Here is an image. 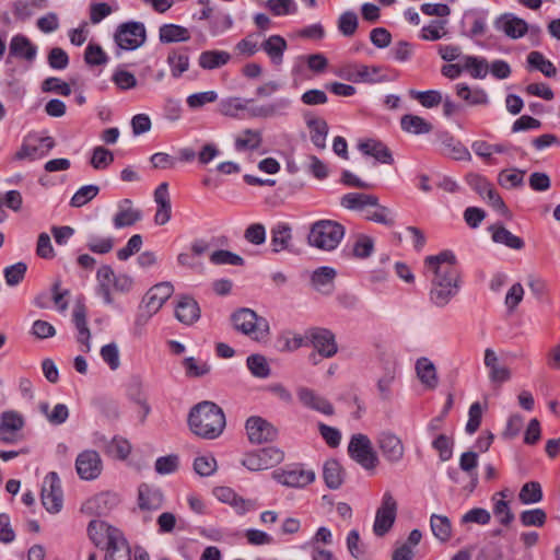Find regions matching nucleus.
I'll return each mask as SVG.
<instances>
[{
  "instance_id": "obj_2",
  "label": "nucleus",
  "mask_w": 560,
  "mask_h": 560,
  "mask_svg": "<svg viewBox=\"0 0 560 560\" xmlns=\"http://www.w3.org/2000/svg\"><path fill=\"white\" fill-rule=\"evenodd\" d=\"M188 425L195 435L206 440H213L223 432L225 416L217 404L205 400L190 409Z\"/></svg>"
},
{
  "instance_id": "obj_14",
  "label": "nucleus",
  "mask_w": 560,
  "mask_h": 560,
  "mask_svg": "<svg viewBox=\"0 0 560 560\" xmlns=\"http://www.w3.org/2000/svg\"><path fill=\"white\" fill-rule=\"evenodd\" d=\"M245 428L248 440L254 444L272 441L277 435L276 429L260 417L247 419Z\"/></svg>"
},
{
  "instance_id": "obj_55",
  "label": "nucleus",
  "mask_w": 560,
  "mask_h": 560,
  "mask_svg": "<svg viewBox=\"0 0 560 560\" xmlns=\"http://www.w3.org/2000/svg\"><path fill=\"white\" fill-rule=\"evenodd\" d=\"M167 62L174 78L180 77L189 68V58L185 54L173 51L168 55Z\"/></svg>"
},
{
  "instance_id": "obj_57",
  "label": "nucleus",
  "mask_w": 560,
  "mask_h": 560,
  "mask_svg": "<svg viewBox=\"0 0 560 560\" xmlns=\"http://www.w3.org/2000/svg\"><path fill=\"white\" fill-rule=\"evenodd\" d=\"M347 548L353 558L358 560H366L365 547L361 542L360 535L357 529H352L348 534Z\"/></svg>"
},
{
  "instance_id": "obj_36",
  "label": "nucleus",
  "mask_w": 560,
  "mask_h": 560,
  "mask_svg": "<svg viewBox=\"0 0 560 560\" xmlns=\"http://www.w3.org/2000/svg\"><path fill=\"white\" fill-rule=\"evenodd\" d=\"M261 47L275 65H280L288 45L282 36L272 35L262 43Z\"/></svg>"
},
{
  "instance_id": "obj_52",
  "label": "nucleus",
  "mask_w": 560,
  "mask_h": 560,
  "mask_svg": "<svg viewBox=\"0 0 560 560\" xmlns=\"http://www.w3.org/2000/svg\"><path fill=\"white\" fill-rule=\"evenodd\" d=\"M518 499L523 504H534L540 502L542 499L540 485L536 481L526 482L518 493Z\"/></svg>"
},
{
  "instance_id": "obj_11",
  "label": "nucleus",
  "mask_w": 560,
  "mask_h": 560,
  "mask_svg": "<svg viewBox=\"0 0 560 560\" xmlns=\"http://www.w3.org/2000/svg\"><path fill=\"white\" fill-rule=\"evenodd\" d=\"M306 339L323 358H332L338 352L336 336L326 328H312L306 334Z\"/></svg>"
},
{
  "instance_id": "obj_22",
  "label": "nucleus",
  "mask_w": 560,
  "mask_h": 560,
  "mask_svg": "<svg viewBox=\"0 0 560 560\" xmlns=\"http://www.w3.org/2000/svg\"><path fill=\"white\" fill-rule=\"evenodd\" d=\"M298 398L303 406L310 409L326 416L334 415L335 410L332 405L326 398L316 394L313 389L307 387H300L298 389Z\"/></svg>"
},
{
  "instance_id": "obj_54",
  "label": "nucleus",
  "mask_w": 560,
  "mask_h": 560,
  "mask_svg": "<svg viewBox=\"0 0 560 560\" xmlns=\"http://www.w3.org/2000/svg\"><path fill=\"white\" fill-rule=\"evenodd\" d=\"M493 501V514L500 524L508 526L514 520V514L511 511L509 502L503 499L492 498Z\"/></svg>"
},
{
  "instance_id": "obj_64",
  "label": "nucleus",
  "mask_w": 560,
  "mask_h": 560,
  "mask_svg": "<svg viewBox=\"0 0 560 560\" xmlns=\"http://www.w3.org/2000/svg\"><path fill=\"white\" fill-rule=\"evenodd\" d=\"M410 95L418 100L422 106L427 108H431L434 106H438L442 102V95L438 91H425V92H418L415 90L410 91Z\"/></svg>"
},
{
  "instance_id": "obj_4",
  "label": "nucleus",
  "mask_w": 560,
  "mask_h": 560,
  "mask_svg": "<svg viewBox=\"0 0 560 560\" xmlns=\"http://www.w3.org/2000/svg\"><path fill=\"white\" fill-rule=\"evenodd\" d=\"M231 320L237 331L249 336L255 341L262 342L269 338L270 326L268 320L262 316H258L250 308L243 307L235 311L231 316Z\"/></svg>"
},
{
  "instance_id": "obj_23",
  "label": "nucleus",
  "mask_w": 560,
  "mask_h": 560,
  "mask_svg": "<svg viewBox=\"0 0 560 560\" xmlns=\"http://www.w3.org/2000/svg\"><path fill=\"white\" fill-rule=\"evenodd\" d=\"M117 212L113 218V223L116 229L131 226L141 220V210L133 206L130 199H124L118 203Z\"/></svg>"
},
{
  "instance_id": "obj_50",
  "label": "nucleus",
  "mask_w": 560,
  "mask_h": 560,
  "mask_svg": "<svg viewBox=\"0 0 560 560\" xmlns=\"http://www.w3.org/2000/svg\"><path fill=\"white\" fill-rule=\"evenodd\" d=\"M525 171L518 168L502 170L498 176V183L508 189L517 188L523 185Z\"/></svg>"
},
{
  "instance_id": "obj_1",
  "label": "nucleus",
  "mask_w": 560,
  "mask_h": 560,
  "mask_svg": "<svg viewBox=\"0 0 560 560\" xmlns=\"http://www.w3.org/2000/svg\"><path fill=\"white\" fill-rule=\"evenodd\" d=\"M424 267L430 277V302L435 307H446L460 290V273L456 267L455 255L451 250H444L428 256Z\"/></svg>"
},
{
  "instance_id": "obj_56",
  "label": "nucleus",
  "mask_w": 560,
  "mask_h": 560,
  "mask_svg": "<svg viewBox=\"0 0 560 560\" xmlns=\"http://www.w3.org/2000/svg\"><path fill=\"white\" fill-rule=\"evenodd\" d=\"M98 191L100 188L96 185L82 186L71 198V206L79 208L86 205L97 196Z\"/></svg>"
},
{
  "instance_id": "obj_15",
  "label": "nucleus",
  "mask_w": 560,
  "mask_h": 560,
  "mask_svg": "<svg viewBox=\"0 0 560 560\" xmlns=\"http://www.w3.org/2000/svg\"><path fill=\"white\" fill-rule=\"evenodd\" d=\"M272 478L282 486L302 488L315 480V472L306 469L275 470Z\"/></svg>"
},
{
  "instance_id": "obj_63",
  "label": "nucleus",
  "mask_w": 560,
  "mask_h": 560,
  "mask_svg": "<svg viewBox=\"0 0 560 560\" xmlns=\"http://www.w3.org/2000/svg\"><path fill=\"white\" fill-rule=\"evenodd\" d=\"M26 265L24 262H16L12 266H9L4 269V279L8 285H16L19 284L26 272Z\"/></svg>"
},
{
  "instance_id": "obj_28",
  "label": "nucleus",
  "mask_w": 560,
  "mask_h": 560,
  "mask_svg": "<svg viewBox=\"0 0 560 560\" xmlns=\"http://www.w3.org/2000/svg\"><path fill=\"white\" fill-rule=\"evenodd\" d=\"M417 375L422 385L429 389H434L438 386L439 378L435 365L428 358H420L416 362Z\"/></svg>"
},
{
  "instance_id": "obj_40",
  "label": "nucleus",
  "mask_w": 560,
  "mask_h": 560,
  "mask_svg": "<svg viewBox=\"0 0 560 560\" xmlns=\"http://www.w3.org/2000/svg\"><path fill=\"white\" fill-rule=\"evenodd\" d=\"M456 94L469 105H485L489 102L485 90L479 88L470 89L465 83H458L456 85Z\"/></svg>"
},
{
  "instance_id": "obj_5",
  "label": "nucleus",
  "mask_w": 560,
  "mask_h": 560,
  "mask_svg": "<svg viewBox=\"0 0 560 560\" xmlns=\"http://www.w3.org/2000/svg\"><path fill=\"white\" fill-rule=\"evenodd\" d=\"M343 235L345 229L341 224L331 220H320L312 225L308 244L318 249L330 252L339 245Z\"/></svg>"
},
{
  "instance_id": "obj_26",
  "label": "nucleus",
  "mask_w": 560,
  "mask_h": 560,
  "mask_svg": "<svg viewBox=\"0 0 560 560\" xmlns=\"http://www.w3.org/2000/svg\"><path fill=\"white\" fill-rule=\"evenodd\" d=\"M117 275L114 272L110 266L104 265L100 267L96 273L97 280V292L103 296L104 302L110 304L113 298L110 289L115 287Z\"/></svg>"
},
{
  "instance_id": "obj_27",
  "label": "nucleus",
  "mask_w": 560,
  "mask_h": 560,
  "mask_svg": "<svg viewBox=\"0 0 560 560\" xmlns=\"http://www.w3.org/2000/svg\"><path fill=\"white\" fill-rule=\"evenodd\" d=\"M336 270L330 267H320L316 269L311 278L313 287L323 294H329L334 289Z\"/></svg>"
},
{
  "instance_id": "obj_38",
  "label": "nucleus",
  "mask_w": 560,
  "mask_h": 560,
  "mask_svg": "<svg viewBox=\"0 0 560 560\" xmlns=\"http://www.w3.org/2000/svg\"><path fill=\"white\" fill-rule=\"evenodd\" d=\"M325 483L330 489H338L343 482V471L341 465L336 459H329L323 468Z\"/></svg>"
},
{
  "instance_id": "obj_31",
  "label": "nucleus",
  "mask_w": 560,
  "mask_h": 560,
  "mask_svg": "<svg viewBox=\"0 0 560 560\" xmlns=\"http://www.w3.org/2000/svg\"><path fill=\"white\" fill-rule=\"evenodd\" d=\"M359 149L364 154L373 156L376 161L384 164H393L394 159L388 148L376 140H368L359 143Z\"/></svg>"
},
{
  "instance_id": "obj_35",
  "label": "nucleus",
  "mask_w": 560,
  "mask_h": 560,
  "mask_svg": "<svg viewBox=\"0 0 560 560\" xmlns=\"http://www.w3.org/2000/svg\"><path fill=\"white\" fill-rule=\"evenodd\" d=\"M306 124L310 129L311 141L313 144L320 150H325L326 138L328 135L327 122L322 118L313 117L307 119Z\"/></svg>"
},
{
  "instance_id": "obj_32",
  "label": "nucleus",
  "mask_w": 560,
  "mask_h": 560,
  "mask_svg": "<svg viewBox=\"0 0 560 560\" xmlns=\"http://www.w3.org/2000/svg\"><path fill=\"white\" fill-rule=\"evenodd\" d=\"M491 237L494 243L502 244L509 248L520 250L524 247V241L514 235L502 225H492L490 228Z\"/></svg>"
},
{
  "instance_id": "obj_7",
  "label": "nucleus",
  "mask_w": 560,
  "mask_h": 560,
  "mask_svg": "<svg viewBox=\"0 0 560 560\" xmlns=\"http://www.w3.org/2000/svg\"><path fill=\"white\" fill-rule=\"evenodd\" d=\"M147 38L145 27L140 22H127L120 24L114 35L119 49L135 50L141 47Z\"/></svg>"
},
{
  "instance_id": "obj_47",
  "label": "nucleus",
  "mask_w": 560,
  "mask_h": 560,
  "mask_svg": "<svg viewBox=\"0 0 560 560\" xmlns=\"http://www.w3.org/2000/svg\"><path fill=\"white\" fill-rule=\"evenodd\" d=\"M155 313L150 311L148 307L142 304L139 305L138 312L135 316L132 326H131V335L136 339H140L145 335V327L149 324L150 319L153 317Z\"/></svg>"
},
{
  "instance_id": "obj_43",
  "label": "nucleus",
  "mask_w": 560,
  "mask_h": 560,
  "mask_svg": "<svg viewBox=\"0 0 560 560\" xmlns=\"http://www.w3.org/2000/svg\"><path fill=\"white\" fill-rule=\"evenodd\" d=\"M430 527L432 534L441 542H446L452 536V525L445 515L432 514L430 517Z\"/></svg>"
},
{
  "instance_id": "obj_58",
  "label": "nucleus",
  "mask_w": 560,
  "mask_h": 560,
  "mask_svg": "<svg viewBox=\"0 0 560 560\" xmlns=\"http://www.w3.org/2000/svg\"><path fill=\"white\" fill-rule=\"evenodd\" d=\"M246 109V105L238 97H229L221 101L219 112L226 117L237 118L241 110Z\"/></svg>"
},
{
  "instance_id": "obj_41",
  "label": "nucleus",
  "mask_w": 560,
  "mask_h": 560,
  "mask_svg": "<svg viewBox=\"0 0 560 560\" xmlns=\"http://www.w3.org/2000/svg\"><path fill=\"white\" fill-rule=\"evenodd\" d=\"M378 73V68L365 65H353L348 67L345 78L353 82H373Z\"/></svg>"
},
{
  "instance_id": "obj_29",
  "label": "nucleus",
  "mask_w": 560,
  "mask_h": 560,
  "mask_svg": "<svg viewBox=\"0 0 560 560\" xmlns=\"http://www.w3.org/2000/svg\"><path fill=\"white\" fill-rule=\"evenodd\" d=\"M139 506L142 510H158L163 504V493L160 489L149 485L139 487Z\"/></svg>"
},
{
  "instance_id": "obj_19",
  "label": "nucleus",
  "mask_w": 560,
  "mask_h": 560,
  "mask_svg": "<svg viewBox=\"0 0 560 560\" xmlns=\"http://www.w3.org/2000/svg\"><path fill=\"white\" fill-rule=\"evenodd\" d=\"M290 100L287 97L278 98L273 102L256 105L248 109L253 118L269 119L284 116L290 107Z\"/></svg>"
},
{
  "instance_id": "obj_18",
  "label": "nucleus",
  "mask_w": 560,
  "mask_h": 560,
  "mask_svg": "<svg viewBox=\"0 0 560 560\" xmlns=\"http://www.w3.org/2000/svg\"><path fill=\"white\" fill-rule=\"evenodd\" d=\"M494 27L503 32L508 37L516 39L523 37L528 30V24L525 20L517 18L511 13H504L497 18Z\"/></svg>"
},
{
  "instance_id": "obj_49",
  "label": "nucleus",
  "mask_w": 560,
  "mask_h": 560,
  "mask_svg": "<svg viewBox=\"0 0 560 560\" xmlns=\"http://www.w3.org/2000/svg\"><path fill=\"white\" fill-rule=\"evenodd\" d=\"M246 365L253 376L258 378H267L271 373L268 361L262 354H250L246 360Z\"/></svg>"
},
{
  "instance_id": "obj_25",
  "label": "nucleus",
  "mask_w": 560,
  "mask_h": 560,
  "mask_svg": "<svg viewBox=\"0 0 560 560\" xmlns=\"http://www.w3.org/2000/svg\"><path fill=\"white\" fill-rule=\"evenodd\" d=\"M375 195L349 192L341 197L340 205L348 210L362 212L363 215L371 206L375 205Z\"/></svg>"
},
{
  "instance_id": "obj_10",
  "label": "nucleus",
  "mask_w": 560,
  "mask_h": 560,
  "mask_svg": "<svg viewBox=\"0 0 560 560\" xmlns=\"http://www.w3.org/2000/svg\"><path fill=\"white\" fill-rule=\"evenodd\" d=\"M75 470L82 480H95L103 471V460L98 452L84 450L75 458Z\"/></svg>"
},
{
  "instance_id": "obj_53",
  "label": "nucleus",
  "mask_w": 560,
  "mask_h": 560,
  "mask_svg": "<svg viewBox=\"0 0 560 560\" xmlns=\"http://www.w3.org/2000/svg\"><path fill=\"white\" fill-rule=\"evenodd\" d=\"M374 250V241L371 236L360 234L357 236L353 247L352 255L357 258L364 259L372 255Z\"/></svg>"
},
{
  "instance_id": "obj_6",
  "label": "nucleus",
  "mask_w": 560,
  "mask_h": 560,
  "mask_svg": "<svg viewBox=\"0 0 560 560\" xmlns=\"http://www.w3.org/2000/svg\"><path fill=\"white\" fill-rule=\"evenodd\" d=\"M350 457L364 469H374L378 465V457L368 435L353 434L348 445Z\"/></svg>"
},
{
  "instance_id": "obj_34",
  "label": "nucleus",
  "mask_w": 560,
  "mask_h": 560,
  "mask_svg": "<svg viewBox=\"0 0 560 560\" xmlns=\"http://www.w3.org/2000/svg\"><path fill=\"white\" fill-rule=\"evenodd\" d=\"M159 38L164 44L187 42L190 38V33L184 26L164 24L159 30Z\"/></svg>"
},
{
  "instance_id": "obj_51",
  "label": "nucleus",
  "mask_w": 560,
  "mask_h": 560,
  "mask_svg": "<svg viewBox=\"0 0 560 560\" xmlns=\"http://www.w3.org/2000/svg\"><path fill=\"white\" fill-rule=\"evenodd\" d=\"M183 366L188 377H202L211 370V366L207 361H202L194 357L185 358Z\"/></svg>"
},
{
  "instance_id": "obj_39",
  "label": "nucleus",
  "mask_w": 560,
  "mask_h": 560,
  "mask_svg": "<svg viewBox=\"0 0 560 560\" xmlns=\"http://www.w3.org/2000/svg\"><path fill=\"white\" fill-rule=\"evenodd\" d=\"M231 59V55L223 50H208L199 56V66L207 70H212L226 65Z\"/></svg>"
},
{
  "instance_id": "obj_33",
  "label": "nucleus",
  "mask_w": 560,
  "mask_h": 560,
  "mask_svg": "<svg viewBox=\"0 0 560 560\" xmlns=\"http://www.w3.org/2000/svg\"><path fill=\"white\" fill-rule=\"evenodd\" d=\"M262 143V135L259 130L245 129L234 140L235 150L242 151H254L257 150Z\"/></svg>"
},
{
  "instance_id": "obj_59",
  "label": "nucleus",
  "mask_w": 560,
  "mask_h": 560,
  "mask_svg": "<svg viewBox=\"0 0 560 560\" xmlns=\"http://www.w3.org/2000/svg\"><path fill=\"white\" fill-rule=\"evenodd\" d=\"M179 457L176 454L159 457L155 460V471L160 475L173 474L178 469Z\"/></svg>"
},
{
  "instance_id": "obj_48",
  "label": "nucleus",
  "mask_w": 560,
  "mask_h": 560,
  "mask_svg": "<svg viewBox=\"0 0 560 560\" xmlns=\"http://www.w3.org/2000/svg\"><path fill=\"white\" fill-rule=\"evenodd\" d=\"M527 62L533 69L540 71L548 78H553L557 74V68L553 63L546 59L539 51L529 52L527 56Z\"/></svg>"
},
{
  "instance_id": "obj_17",
  "label": "nucleus",
  "mask_w": 560,
  "mask_h": 560,
  "mask_svg": "<svg viewBox=\"0 0 560 560\" xmlns=\"http://www.w3.org/2000/svg\"><path fill=\"white\" fill-rule=\"evenodd\" d=\"M173 292L174 287L171 282L165 281L158 283L147 292L141 304L150 311L158 313Z\"/></svg>"
},
{
  "instance_id": "obj_42",
  "label": "nucleus",
  "mask_w": 560,
  "mask_h": 560,
  "mask_svg": "<svg viewBox=\"0 0 560 560\" xmlns=\"http://www.w3.org/2000/svg\"><path fill=\"white\" fill-rule=\"evenodd\" d=\"M39 411L46 417L51 424L59 425L66 422L69 417V409L65 404H57L51 410L49 404L42 401L38 405Z\"/></svg>"
},
{
  "instance_id": "obj_62",
  "label": "nucleus",
  "mask_w": 560,
  "mask_h": 560,
  "mask_svg": "<svg viewBox=\"0 0 560 560\" xmlns=\"http://www.w3.org/2000/svg\"><path fill=\"white\" fill-rule=\"evenodd\" d=\"M210 260L215 265L242 266L244 264L241 256L224 249L213 252L210 256Z\"/></svg>"
},
{
  "instance_id": "obj_30",
  "label": "nucleus",
  "mask_w": 560,
  "mask_h": 560,
  "mask_svg": "<svg viewBox=\"0 0 560 560\" xmlns=\"http://www.w3.org/2000/svg\"><path fill=\"white\" fill-rule=\"evenodd\" d=\"M365 220L374 223L383 224L385 226H393L396 222L395 214L392 209L385 207L378 202V198H375V205L371 206L363 215Z\"/></svg>"
},
{
  "instance_id": "obj_21",
  "label": "nucleus",
  "mask_w": 560,
  "mask_h": 560,
  "mask_svg": "<svg viewBox=\"0 0 560 560\" xmlns=\"http://www.w3.org/2000/svg\"><path fill=\"white\" fill-rule=\"evenodd\" d=\"M485 365L489 370L490 382L501 385L511 378L510 369L500 363L494 350L488 348L485 350Z\"/></svg>"
},
{
  "instance_id": "obj_8",
  "label": "nucleus",
  "mask_w": 560,
  "mask_h": 560,
  "mask_svg": "<svg viewBox=\"0 0 560 560\" xmlns=\"http://www.w3.org/2000/svg\"><path fill=\"white\" fill-rule=\"evenodd\" d=\"M44 508L52 514L61 511L63 503V495L61 483L58 475L55 471L49 472L42 486L40 494Z\"/></svg>"
},
{
  "instance_id": "obj_37",
  "label": "nucleus",
  "mask_w": 560,
  "mask_h": 560,
  "mask_svg": "<svg viewBox=\"0 0 560 560\" xmlns=\"http://www.w3.org/2000/svg\"><path fill=\"white\" fill-rule=\"evenodd\" d=\"M401 129L412 135H424L432 130V125L420 116L407 114L400 119Z\"/></svg>"
},
{
  "instance_id": "obj_12",
  "label": "nucleus",
  "mask_w": 560,
  "mask_h": 560,
  "mask_svg": "<svg viewBox=\"0 0 560 560\" xmlns=\"http://www.w3.org/2000/svg\"><path fill=\"white\" fill-rule=\"evenodd\" d=\"M25 425L23 416L15 410L3 411L0 416V442L16 443L21 439V431Z\"/></svg>"
},
{
  "instance_id": "obj_9",
  "label": "nucleus",
  "mask_w": 560,
  "mask_h": 560,
  "mask_svg": "<svg viewBox=\"0 0 560 560\" xmlns=\"http://www.w3.org/2000/svg\"><path fill=\"white\" fill-rule=\"evenodd\" d=\"M397 514V501L390 492H385L382 504L376 511L373 532L382 537L393 527Z\"/></svg>"
},
{
  "instance_id": "obj_20",
  "label": "nucleus",
  "mask_w": 560,
  "mask_h": 560,
  "mask_svg": "<svg viewBox=\"0 0 560 560\" xmlns=\"http://www.w3.org/2000/svg\"><path fill=\"white\" fill-rule=\"evenodd\" d=\"M200 307L189 295H180L175 306V317L185 325H192L200 318Z\"/></svg>"
},
{
  "instance_id": "obj_45",
  "label": "nucleus",
  "mask_w": 560,
  "mask_h": 560,
  "mask_svg": "<svg viewBox=\"0 0 560 560\" xmlns=\"http://www.w3.org/2000/svg\"><path fill=\"white\" fill-rule=\"evenodd\" d=\"M54 145V141L50 137H45L39 139V144L34 145L30 142L24 143L20 150L15 153L16 160L30 159L34 160L39 156L38 151L40 149H46V151L50 150Z\"/></svg>"
},
{
  "instance_id": "obj_16",
  "label": "nucleus",
  "mask_w": 560,
  "mask_h": 560,
  "mask_svg": "<svg viewBox=\"0 0 560 560\" xmlns=\"http://www.w3.org/2000/svg\"><path fill=\"white\" fill-rule=\"evenodd\" d=\"M118 502L119 498L116 493L110 491L101 492L86 500L82 505V511L90 515H102L115 508Z\"/></svg>"
},
{
  "instance_id": "obj_61",
  "label": "nucleus",
  "mask_w": 560,
  "mask_h": 560,
  "mask_svg": "<svg viewBox=\"0 0 560 560\" xmlns=\"http://www.w3.org/2000/svg\"><path fill=\"white\" fill-rule=\"evenodd\" d=\"M520 520L524 526H544L547 515L541 509L526 510L521 513Z\"/></svg>"
},
{
  "instance_id": "obj_24",
  "label": "nucleus",
  "mask_w": 560,
  "mask_h": 560,
  "mask_svg": "<svg viewBox=\"0 0 560 560\" xmlns=\"http://www.w3.org/2000/svg\"><path fill=\"white\" fill-rule=\"evenodd\" d=\"M37 54V47L24 35H15L9 45V56L32 62Z\"/></svg>"
},
{
  "instance_id": "obj_44",
  "label": "nucleus",
  "mask_w": 560,
  "mask_h": 560,
  "mask_svg": "<svg viewBox=\"0 0 560 560\" xmlns=\"http://www.w3.org/2000/svg\"><path fill=\"white\" fill-rule=\"evenodd\" d=\"M272 252L280 253L289 249L292 240L291 229L287 224H278L271 232Z\"/></svg>"
},
{
  "instance_id": "obj_3",
  "label": "nucleus",
  "mask_w": 560,
  "mask_h": 560,
  "mask_svg": "<svg viewBox=\"0 0 560 560\" xmlns=\"http://www.w3.org/2000/svg\"><path fill=\"white\" fill-rule=\"evenodd\" d=\"M88 533L96 547L105 549L104 560H131L129 545L118 528L104 521L93 520L88 526Z\"/></svg>"
},
{
  "instance_id": "obj_13",
  "label": "nucleus",
  "mask_w": 560,
  "mask_h": 560,
  "mask_svg": "<svg viewBox=\"0 0 560 560\" xmlns=\"http://www.w3.org/2000/svg\"><path fill=\"white\" fill-rule=\"evenodd\" d=\"M377 445L387 462L398 463L402 459L405 454L402 441L393 432H381L377 435Z\"/></svg>"
},
{
  "instance_id": "obj_60",
  "label": "nucleus",
  "mask_w": 560,
  "mask_h": 560,
  "mask_svg": "<svg viewBox=\"0 0 560 560\" xmlns=\"http://www.w3.org/2000/svg\"><path fill=\"white\" fill-rule=\"evenodd\" d=\"M114 162L113 153L104 147H96L93 150L91 164L95 170H104Z\"/></svg>"
},
{
  "instance_id": "obj_46",
  "label": "nucleus",
  "mask_w": 560,
  "mask_h": 560,
  "mask_svg": "<svg viewBox=\"0 0 560 560\" xmlns=\"http://www.w3.org/2000/svg\"><path fill=\"white\" fill-rule=\"evenodd\" d=\"M464 71H468L475 79H483L488 74L489 65L486 59L474 56L462 58Z\"/></svg>"
}]
</instances>
